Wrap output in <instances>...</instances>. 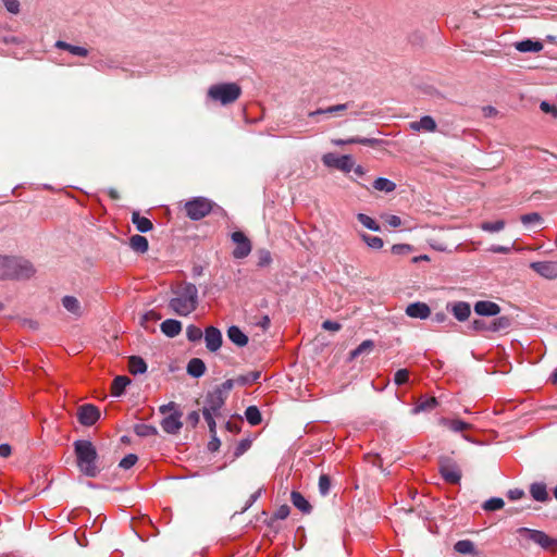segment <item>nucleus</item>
<instances>
[{"mask_svg": "<svg viewBox=\"0 0 557 557\" xmlns=\"http://www.w3.org/2000/svg\"><path fill=\"white\" fill-rule=\"evenodd\" d=\"M455 550L459 554L463 555H472L475 553V546L474 543L470 540H460L458 541L455 546Z\"/></svg>", "mask_w": 557, "mask_h": 557, "instance_id": "obj_41", "label": "nucleus"}, {"mask_svg": "<svg viewBox=\"0 0 557 557\" xmlns=\"http://www.w3.org/2000/svg\"><path fill=\"white\" fill-rule=\"evenodd\" d=\"M322 162L327 168H334L345 173H349L354 169L355 161L351 156H338L333 152L323 154Z\"/></svg>", "mask_w": 557, "mask_h": 557, "instance_id": "obj_10", "label": "nucleus"}, {"mask_svg": "<svg viewBox=\"0 0 557 557\" xmlns=\"http://www.w3.org/2000/svg\"><path fill=\"white\" fill-rule=\"evenodd\" d=\"M132 222L140 233H147L153 227L152 222L148 218L141 216L137 211L133 212Z\"/></svg>", "mask_w": 557, "mask_h": 557, "instance_id": "obj_30", "label": "nucleus"}, {"mask_svg": "<svg viewBox=\"0 0 557 557\" xmlns=\"http://www.w3.org/2000/svg\"><path fill=\"white\" fill-rule=\"evenodd\" d=\"M213 205V201L206 197H194L185 202L184 209L190 220L199 221L212 211Z\"/></svg>", "mask_w": 557, "mask_h": 557, "instance_id": "obj_6", "label": "nucleus"}, {"mask_svg": "<svg viewBox=\"0 0 557 557\" xmlns=\"http://www.w3.org/2000/svg\"><path fill=\"white\" fill-rule=\"evenodd\" d=\"M530 268L546 280L557 278V261H534Z\"/></svg>", "mask_w": 557, "mask_h": 557, "instance_id": "obj_13", "label": "nucleus"}, {"mask_svg": "<svg viewBox=\"0 0 557 557\" xmlns=\"http://www.w3.org/2000/svg\"><path fill=\"white\" fill-rule=\"evenodd\" d=\"M160 330L165 336L173 338L182 332V323L175 319H166L160 324Z\"/></svg>", "mask_w": 557, "mask_h": 557, "instance_id": "obj_20", "label": "nucleus"}, {"mask_svg": "<svg viewBox=\"0 0 557 557\" xmlns=\"http://www.w3.org/2000/svg\"><path fill=\"white\" fill-rule=\"evenodd\" d=\"M35 274L30 261L20 257L0 256V278L27 280Z\"/></svg>", "mask_w": 557, "mask_h": 557, "instance_id": "obj_3", "label": "nucleus"}, {"mask_svg": "<svg viewBox=\"0 0 557 557\" xmlns=\"http://www.w3.org/2000/svg\"><path fill=\"white\" fill-rule=\"evenodd\" d=\"M474 312L482 317H495L500 312V307L490 300H480L474 305Z\"/></svg>", "mask_w": 557, "mask_h": 557, "instance_id": "obj_17", "label": "nucleus"}, {"mask_svg": "<svg viewBox=\"0 0 557 557\" xmlns=\"http://www.w3.org/2000/svg\"><path fill=\"white\" fill-rule=\"evenodd\" d=\"M73 446L79 471L87 478H96L100 469L97 465L98 453L95 445L88 440H77Z\"/></svg>", "mask_w": 557, "mask_h": 557, "instance_id": "obj_2", "label": "nucleus"}, {"mask_svg": "<svg viewBox=\"0 0 557 557\" xmlns=\"http://www.w3.org/2000/svg\"><path fill=\"white\" fill-rule=\"evenodd\" d=\"M373 347V342L370 339L363 341L356 349L351 351V358H356L366 350H370Z\"/></svg>", "mask_w": 557, "mask_h": 557, "instance_id": "obj_51", "label": "nucleus"}, {"mask_svg": "<svg viewBox=\"0 0 557 557\" xmlns=\"http://www.w3.org/2000/svg\"><path fill=\"white\" fill-rule=\"evenodd\" d=\"M359 236L371 249L380 250L384 246L383 239L379 236H373L368 233H360Z\"/></svg>", "mask_w": 557, "mask_h": 557, "instance_id": "obj_39", "label": "nucleus"}, {"mask_svg": "<svg viewBox=\"0 0 557 557\" xmlns=\"http://www.w3.org/2000/svg\"><path fill=\"white\" fill-rule=\"evenodd\" d=\"M322 329L327 331H338L341 325L335 321L326 320L322 323Z\"/></svg>", "mask_w": 557, "mask_h": 557, "instance_id": "obj_63", "label": "nucleus"}, {"mask_svg": "<svg viewBox=\"0 0 557 557\" xmlns=\"http://www.w3.org/2000/svg\"><path fill=\"white\" fill-rule=\"evenodd\" d=\"M289 512V507L287 505H282L275 510L272 518L275 520H284L288 517Z\"/></svg>", "mask_w": 557, "mask_h": 557, "instance_id": "obj_54", "label": "nucleus"}, {"mask_svg": "<svg viewBox=\"0 0 557 557\" xmlns=\"http://www.w3.org/2000/svg\"><path fill=\"white\" fill-rule=\"evenodd\" d=\"M199 419H200V416H199V412L198 411H191L187 414V422L193 426L195 428L198 423H199Z\"/></svg>", "mask_w": 557, "mask_h": 557, "instance_id": "obj_62", "label": "nucleus"}, {"mask_svg": "<svg viewBox=\"0 0 557 557\" xmlns=\"http://www.w3.org/2000/svg\"><path fill=\"white\" fill-rule=\"evenodd\" d=\"M234 383H236V382H235V380H231V379H228V380H226L225 382H223L221 385L215 386L213 389H214V391H220V392H221V395H222L223 397H225V398H226V397H227V394H228V393H230V391L233 388Z\"/></svg>", "mask_w": 557, "mask_h": 557, "instance_id": "obj_53", "label": "nucleus"}, {"mask_svg": "<svg viewBox=\"0 0 557 557\" xmlns=\"http://www.w3.org/2000/svg\"><path fill=\"white\" fill-rule=\"evenodd\" d=\"M203 337L206 342V347L209 351L215 352L221 348L223 339L222 333L218 327L212 325L206 327L203 332Z\"/></svg>", "mask_w": 557, "mask_h": 557, "instance_id": "obj_15", "label": "nucleus"}, {"mask_svg": "<svg viewBox=\"0 0 557 557\" xmlns=\"http://www.w3.org/2000/svg\"><path fill=\"white\" fill-rule=\"evenodd\" d=\"M261 377V372L260 371H250L246 374H242V375H238L236 379H235V382L237 385H240V386H246V385H251L256 382H258V380Z\"/></svg>", "mask_w": 557, "mask_h": 557, "instance_id": "obj_36", "label": "nucleus"}, {"mask_svg": "<svg viewBox=\"0 0 557 557\" xmlns=\"http://www.w3.org/2000/svg\"><path fill=\"white\" fill-rule=\"evenodd\" d=\"M438 471L444 481L449 484H458L461 480V470L451 458H442L440 460Z\"/></svg>", "mask_w": 557, "mask_h": 557, "instance_id": "obj_9", "label": "nucleus"}, {"mask_svg": "<svg viewBox=\"0 0 557 557\" xmlns=\"http://www.w3.org/2000/svg\"><path fill=\"white\" fill-rule=\"evenodd\" d=\"M504 505H505V503H504L503 498L492 497V498L487 499L486 502H484L482 507L486 511H495V510L502 509L504 507Z\"/></svg>", "mask_w": 557, "mask_h": 557, "instance_id": "obj_45", "label": "nucleus"}, {"mask_svg": "<svg viewBox=\"0 0 557 557\" xmlns=\"http://www.w3.org/2000/svg\"><path fill=\"white\" fill-rule=\"evenodd\" d=\"M511 325V319L506 315L498 317L491 322H486L482 319H475L471 323V327L479 332H502L509 329Z\"/></svg>", "mask_w": 557, "mask_h": 557, "instance_id": "obj_8", "label": "nucleus"}, {"mask_svg": "<svg viewBox=\"0 0 557 557\" xmlns=\"http://www.w3.org/2000/svg\"><path fill=\"white\" fill-rule=\"evenodd\" d=\"M373 188L380 191L392 193L395 190L396 184L388 178L377 177L373 182Z\"/></svg>", "mask_w": 557, "mask_h": 557, "instance_id": "obj_40", "label": "nucleus"}, {"mask_svg": "<svg viewBox=\"0 0 557 557\" xmlns=\"http://www.w3.org/2000/svg\"><path fill=\"white\" fill-rule=\"evenodd\" d=\"M411 250V246L407 244H395L392 246V252L394 255H403L409 252Z\"/></svg>", "mask_w": 557, "mask_h": 557, "instance_id": "obj_57", "label": "nucleus"}, {"mask_svg": "<svg viewBox=\"0 0 557 557\" xmlns=\"http://www.w3.org/2000/svg\"><path fill=\"white\" fill-rule=\"evenodd\" d=\"M530 494L536 502L544 503L548 500L549 496L547 493L546 484L543 482H534L530 485Z\"/></svg>", "mask_w": 557, "mask_h": 557, "instance_id": "obj_25", "label": "nucleus"}, {"mask_svg": "<svg viewBox=\"0 0 557 557\" xmlns=\"http://www.w3.org/2000/svg\"><path fill=\"white\" fill-rule=\"evenodd\" d=\"M203 332L196 325H188L186 329V337L189 342H198L202 338Z\"/></svg>", "mask_w": 557, "mask_h": 557, "instance_id": "obj_46", "label": "nucleus"}, {"mask_svg": "<svg viewBox=\"0 0 557 557\" xmlns=\"http://www.w3.org/2000/svg\"><path fill=\"white\" fill-rule=\"evenodd\" d=\"M175 410H178L177 405L174 401H170L168 404L161 405L159 407V411L162 414H166L168 412H174Z\"/></svg>", "mask_w": 557, "mask_h": 557, "instance_id": "obj_59", "label": "nucleus"}, {"mask_svg": "<svg viewBox=\"0 0 557 557\" xmlns=\"http://www.w3.org/2000/svg\"><path fill=\"white\" fill-rule=\"evenodd\" d=\"M290 500H292L293 505L301 512H304V513L311 512L312 507L301 493H299L297 491H293L290 494Z\"/></svg>", "mask_w": 557, "mask_h": 557, "instance_id": "obj_27", "label": "nucleus"}, {"mask_svg": "<svg viewBox=\"0 0 557 557\" xmlns=\"http://www.w3.org/2000/svg\"><path fill=\"white\" fill-rule=\"evenodd\" d=\"M515 47L520 52H540L543 49V44L539 40L525 39L516 42Z\"/></svg>", "mask_w": 557, "mask_h": 557, "instance_id": "obj_28", "label": "nucleus"}, {"mask_svg": "<svg viewBox=\"0 0 557 557\" xmlns=\"http://www.w3.org/2000/svg\"><path fill=\"white\" fill-rule=\"evenodd\" d=\"M406 314L413 319L425 320L431 314V309L425 302L416 301L406 308Z\"/></svg>", "mask_w": 557, "mask_h": 557, "instance_id": "obj_16", "label": "nucleus"}, {"mask_svg": "<svg viewBox=\"0 0 557 557\" xmlns=\"http://www.w3.org/2000/svg\"><path fill=\"white\" fill-rule=\"evenodd\" d=\"M242 95V88L236 83H221L211 85L208 89V99L223 106L235 102Z\"/></svg>", "mask_w": 557, "mask_h": 557, "instance_id": "obj_4", "label": "nucleus"}, {"mask_svg": "<svg viewBox=\"0 0 557 557\" xmlns=\"http://www.w3.org/2000/svg\"><path fill=\"white\" fill-rule=\"evenodd\" d=\"M137 461H138L137 455H135V454H127L125 457H123L121 459V461L119 463V467L124 469V470H128L133 466H135Z\"/></svg>", "mask_w": 557, "mask_h": 557, "instance_id": "obj_49", "label": "nucleus"}, {"mask_svg": "<svg viewBox=\"0 0 557 557\" xmlns=\"http://www.w3.org/2000/svg\"><path fill=\"white\" fill-rule=\"evenodd\" d=\"M134 432L139 437H149L158 435V430L156 426L145 423L135 424Z\"/></svg>", "mask_w": 557, "mask_h": 557, "instance_id": "obj_38", "label": "nucleus"}, {"mask_svg": "<svg viewBox=\"0 0 557 557\" xmlns=\"http://www.w3.org/2000/svg\"><path fill=\"white\" fill-rule=\"evenodd\" d=\"M250 447V441L249 440H243L238 443L236 449H235V455L236 456H240L242 454H244L248 448Z\"/></svg>", "mask_w": 557, "mask_h": 557, "instance_id": "obj_61", "label": "nucleus"}, {"mask_svg": "<svg viewBox=\"0 0 557 557\" xmlns=\"http://www.w3.org/2000/svg\"><path fill=\"white\" fill-rule=\"evenodd\" d=\"M245 417L248 423L252 426H256L261 423L262 416L257 406H249L245 410Z\"/></svg>", "mask_w": 557, "mask_h": 557, "instance_id": "obj_37", "label": "nucleus"}, {"mask_svg": "<svg viewBox=\"0 0 557 557\" xmlns=\"http://www.w3.org/2000/svg\"><path fill=\"white\" fill-rule=\"evenodd\" d=\"M231 239L236 244L232 255L235 259H244L251 252L252 245L250 239L240 231L233 232Z\"/></svg>", "mask_w": 557, "mask_h": 557, "instance_id": "obj_11", "label": "nucleus"}, {"mask_svg": "<svg viewBox=\"0 0 557 557\" xmlns=\"http://www.w3.org/2000/svg\"><path fill=\"white\" fill-rule=\"evenodd\" d=\"M410 127L413 131L434 132L436 129V122L430 115L422 116L419 121L412 122Z\"/></svg>", "mask_w": 557, "mask_h": 557, "instance_id": "obj_26", "label": "nucleus"}, {"mask_svg": "<svg viewBox=\"0 0 557 557\" xmlns=\"http://www.w3.org/2000/svg\"><path fill=\"white\" fill-rule=\"evenodd\" d=\"M540 109L545 112V113H549L552 114L553 116H557V107L555 104H552L547 101H542L541 104H540Z\"/></svg>", "mask_w": 557, "mask_h": 557, "instance_id": "obj_55", "label": "nucleus"}, {"mask_svg": "<svg viewBox=\"0 0 557 557\" xmlns=\"http://www.w3.org/2000/svg\"><path fill=\"white\" fill-rule=\"evenodd\" d=\"M262 494V488L260 487L259 490H257L255 493H252L248 500L246 502L244 508H243V511L249 509L257 500L258 498L261 496Z\"/></svg>", "mask_w": 557, "mask_h": 557, "instance_id": "obj_56", "label": "nucleus"}, {"mask_svg": "<svg viewBox=\"0 0 557 557\" xmlns=\"http://www.w3.org/2000/svg\"><path fill=\"white\" fill-rule=\"evenodd\" d=\"M182 416L183 414L180 410H175L174 412L164 417L160 423L162 430L171 435L180 433L181 429L183 428V422L181 420Z\"/></svg>", "mask_w": 557, "mask_h": 557, "instance_id": "obj_14", "label": "nucleus"}, {"mask_svg": "<svg viewBox=\"0 0 557 557\" xmlns=\"http://www.w3.org/2000/svg\"><path fill=\"white\" fill-rule=\"evenodd\" d=\"M440 424L455 433L470 430L472 428L471 423L465 422L459 419H449V418H441Z\"/></svg>", "mask_w": 557, "mask_h": 557, "instance_id": "obj_21", "label": "nucleus"}, {"mask_svg": "<svg viewBox=\"0 0 557 557\" xmlns=\"http://www.w3.org/2000/svg\"><path fill=\"white\" fill-rule=\"evenodd\" d=\"M227 338L238 347H244L248 344V336L236 325L227 329Z\"/></svg>", "mask_w": 557, "mask_h": 557, "instance_id": "obj_24", "label": "nucleus"}, {"mask_svg": "<svg viewBox=\"0 0 557 557\" xmlns=\"http://www.w3.org/2000/svg\"><path fill=\"white\" fill-rule=\"evenodd\" d=\"M348 108H349V103L335 104V106H331V107H327L324 109L321 108V109L311 111L308 113V116L309 117H315L318 115L333 116V115H337V114L344 112Z\"/></svg>", "mask_w": 557, "mask_h": 557, "instance_id": "obj_23", "label": "nucleus"}, {"mask_svg": "<svg viewBox=\"0 0 557 557\" xmlns=\"http://www.w3.org/2000/svg\"><path fill=\"white\" fill-rule=\"evenodd\" d=\"M517 533L529 541L534 542L544 549H550L557 547V540L549 537L545 532L540 530H533L529 528H519Z\"/></svg>", "mask_w": 557, "mask_h": 557, "instance_id": "obj_7", "label": "nucleus"}, {"mask_svg": "<svg viewBox=\"0 0 557 557\" xmlns=\"http://www.w3.org/2000/svg\"><path fill=\"white\" fill-rule=\"evenodd\" d=\"M199 305L198 288L190 282H182L172 287L169 308L177 315L187 317Z\"/></svg>", "mask_w": 557, "mask_h": 557, "instance_id": "obj_1", "label": "nucleus"}, {"mask_svg": "<svg viewBox=\"0 0 557 557\" xmlns=\"http://www.w3.org/2000/svg\"><path fill=\"white\" fill-rule=\"evenodd\" d=\"M512 249H513V245L512 246L492 245L488 248V251L494 252V253H509Z\"/></svg>", "mask_w": 557, "mask_h": 557, "instance_id": "obj_58", "label": "nucleus"}, {"mask_svg": "<svg viewBox=\"0 0 557 557\" xmlns=\"http://www.w3.org/2000/svg\"><path fill=\"white\" fill-rule=\"evenodd\" d=\"M437 406L435 397L421 398L418 404L412 408V413L418 414L422 411H430Z\"/></svg>", "mask_w": 557, "mask_h": 557, "instance_id": "obj_35", "label": "nucleus"}, {"mask_svg": "<svg viewBox=\"0 0 557 557\" xmlns=\"http://www.w3.org/2000/svg\"><path fill=\"white\" fill-rule=\"evenodd\" d=\"M129 246L134 251L139 252V253H145L149 248L147 238L145 236H141L138 234L133 235L129 238Z\"/></svg>", "mask_w": 557, "mask_h": 557, "instance_id": "obj_34", "label": "nucleus"}, {"mask_svg": "<svg viewBox=\"0 0 557 557\" xmlns=\"http://www.w3.org/2000/svg\"><path fill=\"white\" fill-rule=\"evenodd\" d=\"M482 231L490 232V233H496L500 232L505 227V222L503 220H497L494 222H483L480 225Z\"/></svg>", "mask_w": 557, "mask_h": 557, "instance_id": "obj_44", "label": "nucleus"}, {"mask_svg": "<svg viewBox=\"0 0 557 557\" xmlns=\"http://www.w3.org/2000/svg\"><path fill=\"white\" fill-rule=\"evenodd\" d=\"M128 369L134 375L143 374L147 371V363L141 357L132 356L128 359Z\"/></svg>", "mask_w": 557, "mask_h": 557, "instance_id": "obj_32", "label": "nucleus"}, {"mask_svg": "<svg viewBox=\"0 0 557 557\" xmlns=\"http://www.w3.org/2000/svg\"><path fill=\"white\" fill-rule=\"evenodd\" d=\"M206 372V364L205 362L199 358H193L189 360L187 364V373L193 377H200Z\"/></svg>", "mask_w": 557, "mask_h": 557, "instance_id": "obj_29", "label": "nucleus"}, {"mask_svg": "<svg viewBox=\"0 0 557 557\" xmlns=\"http://www.w3.org/2000/svg\"><path fill=\"white\" fill-rule=\"evenodd\" d=\"M226 398L221 395L220 391H210L205 398V406L202 408V416L208 423L210 433H215L214 417L220 414V410L225 404Z\"/></svg>", "mask_w": 557, "mask_h": 557, "instance_id": "obj_5", "label": "nucleus"}, {"mask_svg": "<svg viewBox=\"0 0 557 557\" xmlns=\"http://www.w3.org/2000/svg\"><path fill=\"white\" fill-rule=\"evenodd\" d=\"M381 143H382V140L376 139V138H367V137H359V136L349 137L347 139H334L333 140V144L336 146L360 144V145H366V146H370V147H375V146L380 145Z\"/></svg>", "mask_w": 557, "mask_h": 557, "instance_id": "obj_19", "label": "nucleus"}, {"mask_svg": "<svg viewBox=\"0 0 557 557\" xmlns=\"http://www.w3.org/2000/svg\"><path fill=\"white\" fill-rule=\"evenodd\" d=\"M409 381V371L407 369H399L394 375V383L397 386L404 385Z\"/></svg>", "mask_w": 557, "mask_h": 557, "instance_id": "obj_50", "label": "nucleus"}, {"mask_svg": "<svg viewBox=\"0 0 557 557\" xmlns=\"http://www.w3.org/2000/svg\"><path fill=\"white\" fill-rule=\"evenodd\" d=\"M61 302L64 309L71 314H73L75 318H79L83 315L81 302L76 297L66 295L62 298Z\"/></svg>", "mask_w": 557, "mask_h": 557, "instance_id": "obj_22", "label": "nucleus"}, {"mask_svg": "<svg viewBox=\"0 0 557 557\" xmlns=\"http://www.w3.org/2000/svg\"><path fill=\"white\" fill-rule=\"evenodd\" d=\"M453 315L460 322L468 320L471 314V307L466 301H457L447 306Z\"/></svg>", "mask_w": 557, "mask_h": 557, "instance_id": "obj_18", "label": "nucleus"}, {"mask_svg": "<svg viewBox=\"0 0 557 557\" xmlns=\"http://www.w3.org/2000/svg\"><path fill=\"white\" fill-rule=\"evenodd\" d=\"M520 220L524 226H530L531 224H540L543 221L542 216L537 212L523 214L521 215Z\"/></svg>", "mask_w": 557, "mask_h": 557, "instance_id": "obj_47", "label": "nucleus"}, {"mask_svg": "<svg viewBox=\"0 0 557 557\" xmlns=\"http://www.w3.org/2000/svg\"><path fill=\"white\" fill-rule=\"evenodd\" d=\"M357 220L364 227H367L370 231H373V232H380L381 231L380 224L374 219H372L371 216H369V215H367L364 213H358L357 214Z\"/></svg>", "mask_w": 557, "mask_h": 557, "instance_id": "obj_42", "label": "nucleus"}, {"mask_svg": "<svg viewBox=\"0 0 557 557\" xmlns=\"http://www.w3.org/2000/svg\"><path fill=\"white\" fill-rule=\"evenodd\" d=\"M523 496H524V491L521 488H512V490H509L507 493V497L510 500H518V499H521Z\"/></svg>", "mask_w": 557, "mask_h": 557, "instance_id": "obj_60", "label": "nucleus"}, {"mask_svg": "<svg viewBox=\"0 0 557 557\" xmlns=\"http://www.w3.org/2000/svg\"><path fill=\"white\" fill-rule=\"evenodd\" d=\"M131 384V380L125 375H117L111 386V394L115 397H120L124 394L127 385Z\"/></svg>", "mask_w": 557, "mask_h": 557, "instance_id": "obj_31", "label": "nucleus"}, {"mask_svg": "<svg viewBox=\"0 0 557 557\" xmlns=\"http://www.w3.org/2000/svg\"><path fill=\"white\" fill-rule=\"evenodd\" d=\"M386 222L392 227H399L401 225V219L398 215H388Z\"/></svg>", "mask_w": 557, "mask_h": 557, "instance_id": "obj_64", "label": "nucleus"}, {"mask_svg": "<svg viewBox=\"0 0 557 557\" xmlns=\"http://www.w3.org/2000/svg\"><path fill=\"white\" fill-rule=\"evenodd\" d=\"M257 258H258L257 265L259 268H265L272 263V255L265 248L257 250Z\"/></svg>", "mask_w": 557, "mask_h": 557, "instance_id": "obj_43", "label": "nucleus"}, {"mask_svg": "<svg viewBox=\"0 0 557 557\" xmlns=\"http://www.w3.org/2000/svg\"><path fill=\"white\" fill-rule=\"evenodd\" d=\"M331 490V479L327 474H321L319 478V493L326 496Z\"/></svg>", "mask_w": 557, "mask_h": 557, "instance_id": "obj_48", "label": "nucleus"}, {"mask_svg": "<svg viewBox=\"0 0 557 557\" xmlns=\"http://www.w3.org/2000/svg\"><path fill=\"white\" fill-rule=\"evenodd\" d=\"M77 418L81 424L91 426L99 420L100 411L95 405L85 404L78 408Z\"/></svg>", "mask_w": 557, "mask_h": 557, "instance_id": "obj_12", "label": "nucleus"}, {"mask_svg": "<svg viewBox=\"0 0 557 557\" xmlns=\"http://www.w3.org/2000/svg\"><path fill=\"white\" fill-rule=\"evenodd\" d=\"M5 10L11 14H18L21 3L18 0H2Z\"/></svg>", "mask_w": 557, "mask_h": 557, "instance_id": "obj_52", "label": "nucleus"}, {"mask_svg": "<svg viewBox=\"0 0 557 557\" xmlns=\"http://www.w3.org/2000/svg\"><path fill=\"white\" fill-rule=\"evenodd\" d=\"M54 46L58 49L66 50L74 55L87 57V54H88V50L86 48L81 47V46H74V45L67 44L63 40H58Z\"/></svg>", "mask_w": 557, "mask_h": 557, "instance_id": "obj_33", "label": "nucleus"}]
</instances>
